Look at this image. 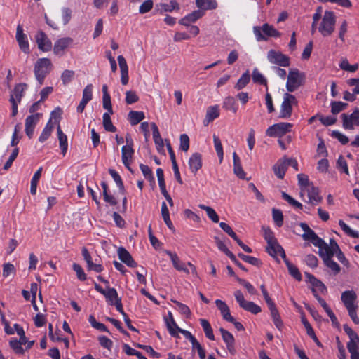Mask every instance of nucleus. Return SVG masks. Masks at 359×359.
Masks as SVG:
<instances>
[{"label":"nucleus","instance_id":"nucleus-30","mask_svg":"<svg viewBox=\"0 0 359 359\" xmlns=\"http://www.w3.org/2000/svg\"><path fill=\"white\" fill-rule=\"evenodd\" d=\"M286 158H283L277 161L273 165V170L276 176L280 179H283L287 170Z\"/></svg>","mask_w":359,"mask_h":359},{"label":"nucleus","instance_id":"nucleus-27","mask_svg":"<svg viewBox=\"0 0 359 359\" xmlns=\"http://www.w3.org/2000/svg\"><path fill=\"white\" fill-rule=\"evenodd\" d=\"M165 322L170 335H172V337H178L179 330L180 327H179L177 323H175L171 312H168V317L165 318Z\"/></svg>","mask_w":359,"mask_h":359},{"label":"nucleus","instance_id":"nucleus-21","mask_svg":"<svg viewBox=\"0 0 359 359\" xmlns=\"http://www.w3.org/2000/svg\"><path fill=\"white\" fill-rule=\"evenodd\" d=\"M118 62L121 71V81L123 85H127L129 81L128 67L126 59L123 55L118 56Z\"/></svg>","mask_w":359,"mask_h":359},{"label":"nucleus","instance_id":"nucleus-24","mask_svg":"<svg viewBox=\"0 0 359 359\" xmlns=\"http://www.w3.org/2000/svg\"><path fill=\"white\" fill-rule=\"evenodd\" d=\"M27 89V86L25 83H19L16 85L11 94L10 99H13V100L15 102L20 103Z\"/></svg>","mask_w":359,"mask_h":359},{"label":"nucleus","instance_id":"nucleus-52","mask_svg":"<svg viewBox=\"0 0 359 359\" xmlns=\"http://www.w3.org/2000/svg\"><path fill=\"white\" fill-rule=\"evenodd\" d=\"M273 219L276 224L280 227L283 224V215L280 210L273 208L272 210Z\"/></svg>","mask_w":359,"mask_h":359},{"label":"nucleus","instance_id":"nucleus-20","mask_svg":"<svg viewBox=\"0 0 359 359\" xmlns=\"http://www.w3.org/2000/svg\"><path fill=\"white\" fill-rule=\"evenodd\" d=\"M57 114L56 111H53L51 114V118L48 121V122L46 123V126L42 130L41 134L40 135L39 137V141L40 142H44L46 141L49 137L50 136L53 128H54V123L52 121V118L53 116ZM58 115H60V110L57 111Z\"/></svg>","mask_w":359,"mask_h":359},{"label":"nucleus","instance_id":"nucleus-13","mask_svg":"<svg viewBox=\"0 0 359 359\" xmlns=\"http://www.w3.org/2000/svg\"><path fill=\"white\" fill-rule=\"evenodd\" d=\"M341 118L344 129L353 130L355 126L359 127V108H356L350 115L342 114Z\"/></svg>","mask_w":359,"mask_h":359},{"label":"nucleus","instance_id":"nucleus-62","mask_svg":"<svg viewBox=\"0 0 359 359\" xmlns=\"http://www.w3.org/2000/svg\"><path fill=\"white\" fill-rule=\"evenodd\" d=\"M74 76V72L72 70H65L61 75V80L64 85L68 84Z\"/></svg>","mask_w":359,"mask_h":359},{"label":"nucleus","instance_id":"nucleus-37","mask_svg":"<svg viewBox=\"0 0 359 359\" xmlns=\"http://www.w3.org/2000/svg\"><path fill=\"white\" fill-rule=\"evenodd\" d=\"M219 116V109L218 105H214L209 107L207 109L206 116L204 121H206L207 123L212 121L214 119L217 118Z\"/></svg>","mask_w":359,"mask_h":359},{"label":"nucleus","instance_id":"nucleus-53","mask_svg":"<svg viewBox=\"0 0 359 359\" xmlns=\"http://www.w3.org/2000/svg\"><path fill=\"white\" fill-rule=\"evenodd\" d=\"M252 80L255 83H257L259 84H263L266 86V79L264 76L259 72V70L255 68L252 72Z\"/></svg>","mask_w":359,"mask_h":359},{"label":"nucleus","instance_id":"nucleus-6","mask_svg":"<svg viewBox=\"0 0 359 359\" xmlns=\"http://www.w3.org/2000/svg\"><path fill=\"white\" fill-rule=\"evenodd\" d=\"M305 74L297 69H292L289 71L286 88L288 92H294L304 83Z\"/></svg>","mask_w":359,"mask_h":359},{"label":"nucleus","instance_id":"nucleus-57","mask_svg":"<svg viewBox=\"0 0 359 359\" xmlns=\"http://www.w3.org/2000/svg\"><path fill=\"white\" fill-rule=\"evenodd\" d=\"M16 269L14 265L11 263H5L3 265V276L7 278L11 274H15Z\"/></svg>","mask_w":359,"mask_h":359},{"label":"nucleus","instance_id":"nucleus-7","mask_svg":"<svg viewBox=\"0 0 359 359\" xmlns=\"http://www.w3.org/2000/svg\"><path fill=\"white\" fill-rule=\"evenodd\" d=\"M344 330L349 337L347 348L351 354V359H359V337L348 326L344 325Z\"/></svg>","mask_w":359,"mask_h":359},{"label":"nucleus","instance_id":"nucleus-51","mask_svg":"<svg viewBox=\"0 0 359 359\" xmlns=\"http://www.w3.org/2000/svg\"><path fill=\"white\" fill-rule=\"evenodd\" d=\"M348 104L342 102H333L331 104V111L334 114H337L344 110Z\"/></svg>","mask_w":359,"mask_h":359},{"label":"nucleus","instance_id":"nucleus-61","mask_svg":"<svg viewBox=\"0 0 359 359\" xmlns=\"http://www.w3.org/2000/svg\"><path fill=\"white\" fill-rule=\"evenodd\" d=\"M339 225L342 229V230L348 236L353 238H357L358 236V233L352 230L344 221L339 220Z\"/></svg>","mask_w":359,"mask_h":359},{"label":"nucleus","instance_id":"nucleus-33","mask_svg":"<svg viewBox=\"0 0 359 359\" xmlns=\"http://www.w3.org/2000/svg\"><path fill=\"white\" fill-rule=\"evenodd\" d=\"M57 137L59 140L60 147L62 151V154L65 156L67 149H68V143H67V137L62 132L60 125L57 126Z\"/></svg>","mask_w":359,"mask_h":359},{"label":"nucleus","instance_id":"nucleus-46","mask_svg":"<svg viewBox=\"0 0 359 359\" xmlns=\"http://www.w3.org/2000/svg\"><path fill=\"white\" fill-rule=\"evenodd\" d=\"M200 323L204 330L206 337L210 340H215L213 331L209 322L205 319H201Z\"/></svg>","mask_w":359,"mask_h":359},{"label":"nucleus","instance_id":"nucleus-14","mask_svg":"<svg viewBox=\"0 0 359 359\" xmlns=\"http://www.w3.org/2000/svg\"><path fill=\"white\" fill-rule=\"evenodd\" d=\"M267 59L271 63L281 67L290 65V58L281 52L270 50L267 53Z\"/></svg>","mask_w":359,"mask_h":359},{"label":"nucleus","instance_id":"nucleus-15","mask_svg":"<svg viewBox=\"0 0 359 359\" xmlns=\"http://www.w3.org/2000/svg\"><path fill=\"white\" fill-rule=\"evenodd\" d=\"M41 116V114L36 113L31 114L26 118L25 123V130L29 138L31 139L33 137L34 128L39 123Z\"/></svg>","mask_w":359,"mask_h":359},{"label":"nucleus","instance_id":"nucleus-60","mask_svg":"<svg viewBox=\"0 0 359 359\" xmlns=\"http://www.w3.org/2000/svg\"><path fill=\"white\" fill-rule=\"evenodd\" d=\"M72 268L74 271L76 272L77 278L79 280L81 281H84L86 280V275L82 267L79 264L74 263L72 265Z\"/></svg>","mask_w":359,"mask_h":359},{"label":"nucleus","instance_id":"nucleus-41","mask_svg":"<svg viewBox=\"0 0 359 359\" xmlns=\"http://www.w3.org/2000/svg\"><path fill=\"white\" fill-rule=\"evenodd\" d=\"M43 168L40 167L36 172L34 174L32 180H31V187H30V193L32 195H35L36 194V189L38 182L41 176Z\"/></svg>","mask_w":359,"mask_h":359},{"label":"nucleus","instance_id":"nucleus-29","mask_svg":"<svg viewBox=\"0 0 359 359\" xmlns=\"http://www.w3.org/2000/svg\"><path fill=\"white\" fill-rule=\"evenodd\" d=\"M121 153L123 163L126 168H130V164L134 154L133 147L131 145L123 146L121 149Z\"/></svg>","mask_w":359,"mask_h":359},{"label":"nucleus","instance_id":"nucleus-58","mask_svg":"<svg viewBox=\"0 0 359 359\" xmlns=\"http://www.w3.org/2000/svg\"><path fill=\"white\" fill-rule=\"evenodd\" d=\"M285 262L287 264V269L291 276H292L296 280H300L302 276L298 269L293 266L292 264H290L286 259H285Z\"/></svg>","mask_w":359,"mask_h":359},{"label":"nucleus","instance_id":"nucleus-16","mask_svg":"<svg viewBox=\"0 0 359 359\" xmlns=\"http://www.w3.org/2000/svg\"><path fill=\"white\" fill-rule=\"evenodd\" d=\"M35 39L39 49L41 51L48 52L51 50L52 43L43 32H38L35 36Z\"/></svg>","mask_w":359,"mask_h":359},{"label":"nucleus","instance_id":"nucleus-2","mask_svg":"<svg viewBox=\"0 0 359 359\" xmlns=\"http://www.w3.org/2000/svg\"><path fill=\"white\" fill-rule=\"evenodd\" d=\"M337 250L338 244L334 239H330V244L318 252L325 265L330 268L334 274H337L340 271L339 265L332 259V257L334 255V251Z\"/></svg>","mask_w":359,"mask_h":359},{"label":"nucleus","instance_id":"nucleus-55","mask_svg":"<svg viewBox=\"0 0 359 359\" xmlns=\"http://www.w3.org/2000/svg\"><path fill=\"white\" fill-rule=\"evenodd\" d=\"M337 168L339 169V170L343 171L347 175H349L347 162L342 156H340L337 159Z\"/></svg>","mask_w":359,"mask_h":359},{"label":"nucleus","instance_id":"nucleus-17","mask_svg":"<svg viewBox=\"0 0 359 359\" xmlns=\"http://www.w3.org/2000/svg\"><path fill=\"white\" fill-rule=\"evenodd\" d=\"M16 40L18 43L20 50L25 53H29V42L27 41L26 34L23 32L22 26L20 25H18L16 29Z\"/></svg>","mask_w":359,"mask_h":359},{"label":"nucleus","instance_id":"nucleus-3","mask_svg":"<svg viewBox=\"0 0 359 359\" xmlns=\"http://www.w3.org/2000/svg\"><path fill=\"white\" fill-rule=\"evenodd\" d=\"M252 29L257 41H266L269 37L278 38L281 35L273 26L268 23H264L262 26H255Z\"/></svg>","mask_w":359,"mask_h":359},{"label":"nucleus","instance_id":"nucleus-26","mask_svg":"<svg viewBox=\"0 0 359 359\" xmlns=\"http://www.w3.org/2000/svg\"><path fill=\"white\" fill-rule=\"evenodd\" d=\"M215 304L225 320L228 322H233V317L231 315L229 307L224 301L217 299L215 301Z\"/></svg>","mask_w":359,"mask_h":359},{"label":"nucleus","instance_id":"nucleus-44","mask_svg":"<svg viewBox=\"0 0 359 359\" xmlns=\"http://www.w3.org/2000/svg\"><path fill=\"white\" fill-rule=\"evenodd\" d=\"M198 207L206 212L208 217L213 222L217 223L219 222V216L213 208L203 204H199Z\"/></svg>","mask_w":359,"mask_h":359},{"label":"nucleus","instance_id":"nucleus-19","mask_svg":"<svg viewBox=\"0 0 359 359\" xmlns=\"http://www.w3.org/2000/svg\"><path fill=\"white\" fill-rule=\"evenodd\" d=\"M204 15L203 11L197 10L187 15L180 20L179 23L185 27H189L191 23L196 22L198 19Z\"/></svg>","mask_w":359,"mask_h":359},{"label":"nucleus","instance_id":"nucleus-38","mask_svg":"<svg viewBox=\"0 0 359 359\" xmlns=\"http://www.w3.org/2000/svg\"><path fill=\"white\" fill-rule=\"evenodd\" d=\"M269 309L270 310L271 316L274 325L279 330H280L283 327V322L275 304L269 306Z\"/></svg>","mask_w":359,"mask_h":359},{"label":"nucleus","instance_id":"nucleus-5","mask_svg":"<svg viewBox=\"0 0 359 359\" xmlns=\"http://www.w3.org/2000/svg\"><path fill=\"white\" fill-rule=\"evenodd\" d=\"M336 18L334 12L326 11L318 27L319 32L323 36H330L334 31Z\"/></svg>","mask_w":359,"mask_h":359},{"label":"nucleus","instance_id":"nucleus-22","mask_svg":"<svg viewBox=\"0 0 359 359\" xmlns=\"http://www.w3.org/2000/svg\"><path fill=\"white\" fill-rule=\"evenodd\" d=\"M72 39L65 37L58 39L54 45L53 51L56 55H62L64 50L72 45Z\"/></svg>","mask_w":359,"mask_h":359},{"label":"nucleus","instance_id":"nucleus-39","mask_svg":"<svg viewBox=\"0 0 359 359\" xmlns=\"http://www.w3.org/2000/svg\"><path fill=\"white\" fill-rule=\"evenodd\" d=\"M144 114L142 111H131L128 114V120L131 125L135 126L144 118Z\"/></svg>","mask_w":359,"mask_h":359},{"label":"nucleus","instance_id":"nucleus-45","mask_svg":"<svg viewBox=\"0 0 359 359\" xmlns=\"http://www.w3.org/2000/svg\"><path fill=\"white\" fill-rule=\"evenodd\" d=\"M297 180H298V184L300 187L302 193L304 192L306 189H308L309 187L312 186V184H311L309 183L308 176L305 174H302V173L299 174L297 175Z\"/></svg>","mask_w":359,"mask_h":359},{"label":"nucleus","instance_id":"nucleus-56","mask_svg":"<svg viewBox=\"0 0 359 359\" xmlns=\"http://www.w3.org/2000/svg\"><path fill=\"white\" fill-rule=\"evenodd\" d=\"M88 321L93 327L102 332L108 331L107 327L103 323L97 322L93 316L90 315L89 316Z\"/></svg>","mask_w":359,"mask_h":359},{"label":"nucleus","instance_id":"nucleus-42","mask_svg":"<svg viewBox=\"0 0 359 359\" xmlns=\"http://www.w3.org/2000/svg\"><path fill=\"white\" fill-rule=\"evenodd\" d=\"M339 67L344 71L355 72L358 69L359 65L358 63L350 65L346 58H342L339 64Z\"/></svg>","mask_w":359,"mask_h":359},{"label":"nucleus","instance_id":"nucleus-49","mask_svg":"<svg viewBox=\"0 0 359 359\" xmlns=\"http://www.w3.org/2000/svg\"><path fill=\"white\" fill-rule=\"evenodd\" d=\"M216 244L219 250L225 253L232 262H236V256L228 249L223 241L216 238Z\"/></svg>","mask_w":359,"mask_h":359},{"label":"nucleus","instance_id":"nucleus-48","mask_svg":"<svg viewBox=\"0 0 359 359\" xmlns=\"http://www.w3.org/2000/svg\"><path fill=\"white\" fill-rule=\"evenodd\" d=\"M110 113H104L103 114L102 121H103V126L107 131L109 132H115L116 127L113 125L110 115Z\"/></svg>","mask_w":359,"mask_h":359},{"label":"nucleus","instance_id":"nucleus-50","mask_svg":"<svg viewBox=\"0 0 359 359\" xmlns=\"http://www.w3.org/2000/svg\"><path fill=\"white\" fill-rule=\"evenodd\" d=\"M109 172L111 175L113 180H114V182H116V185L118 187L121 191L123 192L124 191V186H123V181L121 180V177L119 175V174L116 170H112V169H110L109 170Z\"/></svg>","mask_w":359,"mask_h":359},{"label":"nucleus","instance_id":"nucleus-1","mask_svg":"<svg viewBox=\"0 0 359 359\" xmlns=\"http://www.w3.org/2000/svg\"><path fill=\"white\" fill-rule=\"evenodd\" d=\"M341 300L348 311L350 318L356 325L359 324L357 315V294L353 290H346L341 293Z\"/></svg>","mask_w":359,"mask_h":359},{"label":"nucleus","instance_id":"nucleus-31","mask_svg":"<svg viewBox=\"0 0 359 359\" xmlns=\"http://www.w3.org/2000/svg\"><path fill=\"white\" fill-rule=\"evenodd\" d=\"M118 255L119 259L124 262L126 264H127L130 267H135L136 266L137 264L133 260V257L130 255V253L123 248H120L118 250Z\"/></svg>","mask_w":359,"mask_h":359},{"label":"nucleus","instance_id":"nucleus-43","mask_svg":"<svg viewBox=\"0 0 359 359\" xmlns=\"http://www.w3.org/2000/svg\"><path fill=\"white\" fill-rule=\"evenodd\" d=\"M222 107L225 109L230 110L233 113H236L238 110V106L236 104V100L231 96L225 97L222 104Z\"/></svg>","mask_w":359,"mask_h":359},{"label":"nucleus","instance_id":"nucleus-47","mask_svg":"<svg viewBox=\"0 0 359 359\" xmlns=\"http://www.w3.org/2000/svg\"><path fill=\"white\" fill-rule=\"evenodd\" d=\"M250 80V76L249 72L247 71L246 72L243 74L240 79L238 80L236 84L235 85V88H236L237 90L243 89L247 86Z\"/></svg>","mask_w":359,"mask_h":359},{"label":"nucleus","instance_id":"nucleus-34","mask_svg":"<svg viewBox=\"0 0 359 359\" xmlns=\"http://www.w3.org/2000/svg\"><path fill=\"white\" fill-rule=\"evenodd\" d=\"M233 172L235 175L241 179H245V172L242 168L241 161L238 156L236 152L233 153Z\"/></svg>","mask_w":359,"mask_h":359},{"label":"nucleus","instance_id":"nucleus-25","mask_svg":"<svg viewBox=\"0 0 359 359\" xmlns=\"http://www.w3.org/2000/svg\"><path fill=\"white\" fill-rule=\"evenodd\" d=\"M266 250L273 257L279 255L281 256L284 259H285L284 250L278 243L276 240L271 241V243H268Z\"/></svg>","mask_w":359,"mask_h":359},{"label":"nucleus","instance_id":"nucleus-64","mask_svg":"<svg viewBox=\"0 0 359 359\" xmlns=\"http://www.w3.org/2000/svg\"><path fill=\"white\" fill-rule=\"evenodd\" d=\"M139 100L138 96L137 95L136 93L133 90H128L126 93V102L128 104H132L136 102H137Z\"/></svg>","mask_w":359,"mask_h":359},{"label":"nucleus","instance_id":"nucleus-9","mask_svg":"<svg viewBox=\"0 0 359 359\" xmlns=\"http://www.w3.org/2000/svg\"><path fill=\"white\" fill-rule=\"evenodd\" d=\"M297 104V100L293 95L286 93L283 95V100L280 105L279 117L288 118L291 116L292 107Z\"/></svg>","mask_w":359,"mask_h":359},{"label":"nucleus","instance_id":"nucleus-54","mask_svg":"<svg viewBox=\"0 0 359 359\" xmlns=\"http://www.w3.org/2000/svg\"><path fill=\"white\" fill-rule=\"evenodd\" d=\"M173 303L175 304L176 309L180 313L185 316L186 317H189L190 316L191 311L187 305L177 300L173 301Z\"/></svg>","mask_w":359,"mask_h":359},{"label":"nucleus","instance_id":"nucleus-40","mask_svg":"<svg viewBox=\"0 0 359 359\" xmlns=\"http://www.w3.org/2000/svg\"><path fill=\"white\" fill-rule=\"evenodd\" d=\"M196 4L199 8L204 10L215 9L217 6L215 0H196Z\"/></svg>","mask_w":359,"mask_h":359},{"label":"nucleus","instance_id":"nucleus-28","mask_svg":"<svg viewBox=\"0 0 359 359\" xmlns=\"http://www.w3.org/2000/svg\"><path fill=\"white\" fill-rule=\"evenodd\" d=\"M304 192H307L309 201L308 202L313 205H317L322 201L320 192L318 188L313 185L306 189Z\"/></svg>","mask_w":359,"mask_h":359},{"label":"nucleus","instance_id":"nucleus-12","mask_svg":"<svg viewBox=\"0 0 359 359\" xmlns=\"http://www.w3.org/2000/svg\"><path fill=\"white\" fill-rule=\"evenodd\" d=\"M292 124L290 123H279L273 124L267 128L266 131V135L269 137H281L286 133L291 130Z\"/></svg>","mask_w":359,"mask_h":359},{"label":"nucleus","instance_id":"nucleus-32","mask_svg":"<svg viewBox=\"0 0 359 359\" xmlns=\"http://www.w3.org/2000/svg\"><path fill=\"white\" fill-rule=\"evenodd\" d=\"M156 9L160 13L164 12H172L174 10H179L180 6L176 1L172 0L169 3H161L156 5Z\"/></svg>","mask_w":359,"mask_h":359},{"label":"nucleus","instance_id":"nucleus-10","mask_svg":"<svg viewBox=\"0 0 359 359\" xmlns=\"http://www.w3.org/2000/svg\"><path fill=\"white\" fill-rule=\"evenodd\" d=\"M166 254L169 255L172 265L175 269L179 271H183L187 274L191 273L192 274L197 276L196 269L191 263H187V266L189 267V269H188L186 266V264L180 259L176 253H173L170 251H166Z\"/></svg>","mask_w":359,"mask_h":359},{"label":"nucleus","instance_id":"nucleus-11","mask_svg":"<svg viewBox=\"0 0 359 359\" xmlns=\"http://www.w3.org/2000/svg\"><path fill=\"white\" fill-rule=\"evenodd\" d=\"M234 296L239 306L244 310L251 312L253 314H257L261 311L260 306L252 302L246 301L240 290H236L234 292Z\"/></svg>","mask_w":359,"mask_h":359},{"label":"nucleus","instance_id":"nucleus-36","mask_svg":"<svg viewBox=\"0 0 359 359\" xmlns=\"http://www.w3.org/2000/svg\"><path fill=\"white\" fill-rule=\"evenodd\" d=\"M25 341V339L23 338L20 339L19 340L17 339H11L9 341V344L11 348L16 354L23 355L25 353V350L22 348V345Z\"/></svg>","mask_w":359,"mask_h":359},{"label":"nucleus","instance_id":"nucleus-35","mask_svg":"<svg viewBox=\"0 0 359 359\" xmlns=\"http://www.w3.org/2000/svg\"><path fill=\"white\" fill-rule=\"evenodd\" d=\"M102 294L105 297L107 302L111 305L114 304L115 302H116L118 300L121 299L118 297L116 289L113 287H107V289L104 290V293Z\"/></svg>","mask_w":359,"mask_h":359},{"label":"nucleus","instance_id":"nucleus-8","mask_svg":"<svg viewBox=\"0 0 359 359\" xmlns=\"http://www.w3.org/2000/svg\"><path fill=\"white\" fill-rule=\"evenodd\" d=\"M299 226L304 231L302 236L303 239L311 241L316 247H318V252L329 245L318 237L306 223H300Z\"/></svg>","mask_w":359,"mask_h":359},{"label":"nucleus","instance_id":"nucleus-23","mask_svg":"<svg viewBox=\"0 0 359 359\" xmlns=\"http://www.w3.org/2000/svg\"><path fill=\"white\" fill-rule=\"evenodd\" d=\"M189 167L191 172L196 174L202 167V157L198 153L193 154L189 159Z\"/></svg>","mask_w":359,"mask_h":359},{"label":"nucleus","instance_id":"nucleus-59","mask_svg":"<svg viewBox=\"0 0 359 359\" xmlns=\"http://www.w3.org/2000/svg\"><path fill=\"white\" fill-rule=\"evenodd\" d=\"M213 142H214L215 149V151H216L218 156L221 159H222L223 158L224 152H223V148H222V142H221L219 137H217V135H213Z\"/></svg>","mask_w":359,"mask_h":359},{"label":"nucleus","instance_id":"nucleus-4","mask_svg":"<svg viewBox=\"0 0 359 359\" xmlns=\"http://www.w3.org/2000/svg\"><path fill=\"white\" fill-rule=\"evenodd\" d=\"M52 69L53 65L48 58H40L36 62L34 72L36 79L40 85L43 84L44 79L51 72Z\"/></svg>","mask_w":359,"mask_h":359},{"label":"nucleus","instance_id":"nucleus-63","mask_svg":"<svg viewBox=\"0 0 359 359\" xmlns=\"http://www.w3.org/2000/svg\"><path fill=\"white\" fill-rule=\"evenodd\" d=\"M93 98V85H87L83 90L82 99L86 102H89Z\"/></svg>","mask_w":359,"mask_h":359},{"label":"nucleus","instance_id":"nucleus-18","mask_svg":"<svg viewBox=\"0 0 359 359\" xmlns=\"http://www.w3.org/2000/svg\"><path fill=\"white\" fill-rule=\"evenodd\" d=\"M219 332L222 334V339L226 345L229 352L232 355L235 354V339L233 334L224 328H220Z\"/></svg>","mask_w":359,"mask_h":359}]
</instances>
